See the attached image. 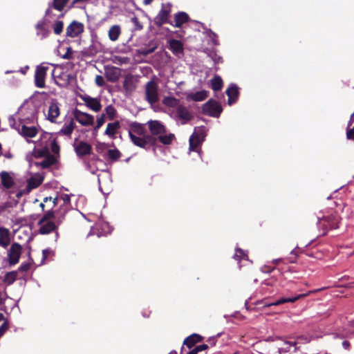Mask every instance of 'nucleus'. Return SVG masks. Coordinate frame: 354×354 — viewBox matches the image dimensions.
Wrapping results in <instances>:
<instances>
[{
    "label": "nucleus",
    "mask_w": 354,
    "mask_h": 354,
    "mask_svg": "<svg viewBox=\"0 0 354 354\" xmlns=\"http://www.w3.org/2000/svg\"><path fill=\"white\" fill-rule=\"evenodd\" d=\"M317 291V290H313V291H309L307 293L299 294V295H296L295 297H281V298L278 299H277L274 301L271 302V303H268L265 299H263V300L257 301L256 303V304H263L264 307H271L272 306L282 305V304H283L285 303H288V302L289 303H294L296 301H297L298 299H299L301 298H304V297L309 295L310 293L315 292Z\"/></svg>",
    "instance_id": "nucleus-6"
},
{
    "label": "nucleus",
    "mask_w": 354,
    "mask_h": 354,
    "mask_svg": "<svg viewBox=\"0 0 354 354\" xmlns=\"http://www.w3.org/2000/svg\"><path fill=\"white\" fill-rule=\"evenodd\" d=\"M208 56L212 59L214 64H217L223 62V58L218 55L216 52L214 50L209 51Z\"/></svg>",
    "instance_id": "nucleus-52"
},
{
    "label": "nucleus",
    "mask_w": 354,
    "mask_h": 354,
    "mask_svg": "<svg viewBox=\"0 0 354 354\" xmlns=\"http://www.w3.org/2000/svg\"><path fill=\"white\" fill-rule=\"evenodd\" d=\"M208 348V346L205 344H200L195 346L193 349L189 351L187 354H198L200 352L204 351Z\"/></svg>",
    "instance_id": "nucleus-53"
},
{
    "label": "nucleus",
    "mask_w": 354,
    "mask_h": 354,
    "mask_svg": "<svg viewBox=\"0 0 354 354\" xmlns=\"http://www.w3.org/2000/svg\"><path fill=\"white\" fill-rule=\"evenodd\" d=\"M55 211H54L52 208L50 210L47 211L43 215V216L39 221L38 225H41L42 223H44V222H46V221H51L50 220L53 218L55 220Z\"/></svg>",
    "instance_id": "nucleus-44"
},
{
    "label": "nucleus",
    "mask_w": 354,
    "mask_h": 354,
    "mask_svg": "<svg viewBox=\"0 0 354 354\" xmlns=\"http://www.w3.org/2000/svg\"><path fill=\"white\" fill-rule=\"evenodd\" d=\"M64 77V78L66 79L65 82H59V81H57V80H55V83L59 87L61 88H64V87H66L68 86L73 80H75V76L74 75L71 74V73H65V75H63Z\"/></svg>",
    "instance_id": "nucleus-41"
},
{
    "label": "nucleus",
    "mask_w": 354,
    "mask_h": 354,
    "mask_svg": "<svg viewBox=\"0 0 354 354\" xmlns=\"http://www.w3.org/2000/svg\"><path fill=\"white\" fill-rule=\"evenodd\" d=\"M121 33V28L119 25L112 26L109 30V37L112 41L118 40Z\"/></svg>",
    "instance_id": "nucleus-36"
},
{
    "label": "nucleus",
    "mask_w": 354,
    "mask_h": 354,
    "mask_svg": "<svg viewBox=\"0 0 354 354\" xmlns=\"http://www.w3.org/2000/svg\"><path fill=\"white\" fill-rule=\"evenodd\" d=\"M189 21V15L185 12H178L174 15V24L172 26L176 28H180L182 25Z\"/></svg>",
    "instance_id": "nucleus-26"
},
{
    "label": "nucleus",
    "mask_w": 354,
    "mask_h": 354,
    "mask_svg": "<svg viewBox=\"0 0 354 354\" xmlns=\"http://www.w3.org/2000/svg\"><path fill=\"white\" fill-rule=\"evenodd\" d=\"M131 21L133 24V30H141L143 28V26L139 21L136 16H133L131 19Z\"/></svg>",
    "instance_id": "nucleus-54"
},
{
    "label": "nucleus",
    "mask_w": 354,
    "mask_h": 354,
    "mask_svg": "<svg viewBox=\"0 0 354 354\" xmlns=\"http://www.w3.org/2000/svg\"><path fill=\"white\" fill-rule=\"evenodd\" d=\"M226 94L228 96L227 104L229 105H232L235 103L237 101L239 95L238 86L234 83L230 84L226 91Z\"/></svg>",
    "instance_id": "nucleus-23"
},
{
    "label": "nucleus",
    "mask_w": 354,
    "mask_h": 354,
    "mask_svg": "<svg viewBox=\"0 0 354 354\" xmlns=\"http://www.w3.org/2000/svg\"><path fill=\"white\" fill-rule=\"evenodd\" d=\"M154 50H155L154 48H141L139 50V53L143 55H147L150 53H152L154 51Z\"/></svg>",
    "instance_id": "nucleus-63"
},
{
    "label": "nucleus",
    "mask_w": 354,
    "mask_h": 354,
    "mask_svg": "<svg viewBox=\"0 0 354 354\" xmlns=\"http://www.w3.org/2000/svg\"><path fill=\"white\" fill-rule=\"evenodd\" d=\"M17 278V271L13 270L7 272L3 278V282L8 286L12 285Z\"/></svg>",
    "instance_id": "nucleus-40"
},
{
    "label": "nucleus",
    "mask_w": 354,
    "mask_h": 354,
    "mask_svg": "<svg viewBox=\"0 0 354 354\" xmlns=\"http://www.w3.org/2000/svg\"><path fill=\"white\" fill-rule=\"evenodd\" d=\"M203 142H204L203 140L196 138V136L194 137V140H192V141L191 136H190L189 139V151H197L200 154L201 149H198V148L201 146V145L203 144Z\"/></svg>",
    "instance_id": "nucleus-33"
},
{
    "label": "nucleus",
    "mask_w": 354,
    "mask_h": 354,
    "mask_svg": "<svg viewBox=\"0 0 354 354\" xmlns=\"http://www.w3.org/2000/svg\"><path fill=\"white\" fill-rule=\"evenodd\" d=\"M22 252V246L17 242H14L8 250V261L10 267L18 263Z\"/></svg>",
    "instance_id": "nucleus-9"
},
{
    "label": "nucleus",
    "mask_w": 354,
    "mask_h": 354,
    "mask_svg": "<svg viewBox=\"0 0 354 354\" xmlns=\"http://www.w3.org/2000/svg\"><path fill=\"white\" fill-rule=\"evenodd\" d=\"M49 16H44L35 24L36 35L41 39H44L51 34L50 20Z\"/></svg>",
    "instance_id": "nucleus-4"
},
{
    "label": "nucleus",
    "mask_w": 354,
    "mask_h": 354,
    "mask_svg": "<svg viewBox=\"0 0 354 354\" xmlns=\"http://www.w3.org/2000/svg\"><path fill=\"white\" fill-rule=\"evenodd\" d=\"M104 113H102V115L97 117V124L94 127L95 131H97L103 125V124L104 123Z\"/></svg>",
    "instance_id": "nucleus-57"
},
{
    "label": "nucleus",
    "mask_w": 354,
    "mask_h": 354,
    "mask_svg": "<svg viewBox=\"0 0 354 354\" xmlns=\"http://www.w3.org/2000/svg\"><path fill=\"white\" fill-rule=\"evenodd\" d=\"M8 123L12 129H15L19 135L24 138L27 142H30L29 138L36 136L39 130H41L39 124H17L13 115L8 118Z\"/></svg>",
    "instance_id": "nucleus-3"
},
{
    "label": "nucleus",
    "mask_w": 354,
    "mask_h": 354,
    "mask_svg": "<svg viewBox=\"0 0 354 354\" xmlns=\"http://www.w3.org/2000/svg\"><path fill=\"white\" fill-rule=\"evenodd\" d=\"M130 130L129 131H131L132 133H136L139 136H142L145 134V128L143 125L137 122H131L129 125Z\"/></svg>",
    "instance_id": "nucleus-39"
},
{
    "label": "nucleus",
    "mask_w": 354,
    "mask_h": 354,
    "mask_svg": "<svg viewBox=\"0 0 354 354\" xmlns=\"http://www.w3.org/2000/svg\"><path fill=\"white\" fill-rule=\"evenodd\" d=\"M28 161L30 167L35 166L37 167H41L42 169H46L50 167V166L55 165L57 162L55 157L53 155L48 154L44 159L40 162L33 161L30 159H28L27 157Z\"/></svg>",
    "instance_id": "nucleus-16"
},
{
    "label": "nucleus",
    "mask_w": 354,
    "mask_h": 354,
    "mask_svg": "<svg viewBox=\"0 0 354 354\" xmlns=\"http://www.w3.org/2000/svg\"><path fill=\"white\" fill-rule=\"evenodd\" d=\"M129 136L131 140V142L138 147H145V136L144 138L138 137L131 133V131H129Z\"/></svg>",
    "instance_id": "nucleus-43"
},
{
    "label": "nucleus",
    "mask_w": 354,
    "mask_h": 354,
    "mask_svg": "<svg viewBox=\"0 0 354 354\" xmlns=\"http://www.w3.org/2000/svg\"><path fill=\"white\" fill-rule=\"evenodd\" d=\"M201 340V336L194 333L186 337L183 342V345L181 347L180 354H183L184 345H186L189 348H192L195 344Z\"/></svg>",
    "instance_id": "nucleus-25"
},
{
    "label": "nucleus",
    "mask_w": 354,
    "mask_h": 354,
    "mask_svg": "<svg viewBox=\"0 0 354 354\" xmlns=\"http://www.w3.org/2000/svg\"><path fill=\"white\" fill-rule=\"evenodd\" d=\"M69 209L68 207H59L58 209L55 210V223L59 226L65 220L66 214L68 213Z\"/></svg>",
    "instance_id": "nucleus-28"
},
{
    "label": "nucleus",
    "mask_w": 354,
    "mask_h": 354,
    "mask_svg": "<svg viewBox=\"0 0 354 354\" xmlns=\"http://www.w3.org/2000/svg\"><path fill=\"white\" fill-rule=\"evenodd\" d=\"M48 255H55V251L51 250L50 248H46L42 250V259L41 263H43L48 257Z\"/></svg>",
    "instance_id": "nucleus-58"
},
{
    "label": "nucleus",
    "mask_w": 354,
    "mask_h": 354,
    "mask_svg": "<svg viewBox=\"0 0 354 354\" xmlns=\"http://www.w3.org/2000/svg\"><path fill=\"white\" fill-rule=\"evenodd\" d=\"M84 164L85 165V167L86 169V170H88V171H90L92 174H95L97 169H93L92 167H91V162H90V160H84Z\"/></svg>",
    "instance_id": "nucleus-61"
},
{
    "label": "nucleus",
    "mask_w": 354,
    "mask_h": 354,
    "mask_svg": "<svg viewBox=\"0 0 354 354\" xmlns=\"http://www.w3.org/2000/svg\"><path fill=\"white\" fill-rule=\"evenodd\" d=\"M61 199L63 201V204L60 205L61 207H68L69 209H72L71 203V195L64 194L61 196Z\"/></svg>",
    "instance_id": "nucleus-49"
},
{
    "label": "nucleus",
    "mask_w": 354,
    "mask_h": 354,
    "mask_svg": "<svg viewBox=\"0 0 354 354\" xmlns=\"http://www.w3.org/2000/svg\"><path fill=\"white\" fill-rule=\"evenodd\" d=\"M28 256H29L30 261H28V262H23L20 265V266L18 268V269L17 270V272H27L30 268L31 264L33 263V259L30 257V252H28Z\"/></svg>",
    "instance_id": "nucleus-48"
},
{
    "label": "nucleus",
    "mask_w": 354,
    "mask_h": 354,
    "mask_svg": "<svg viewBox=\"0 0 354 354\" xmlns=\"http://www.w3.org/2000/svg\"><path fill=\"white\" fill-rule=\"evenodd\" d=\"M48 69V66L43 64L37 66L35 73V84L37 87L44 88L46 86L45 79Z\"/></svg>",
    "instance_id": "nucleus-10"
},
{
    "label": "nucleus",
    "mask_w": 354,
    "mask_h": 354,
    "mask_svg": "<svg viewBox=\"0 0 354 354\" xmlns=\"http://www.w3.org/2000/svg\"><path fill=\"white\" fill-rule=\"evenodd\" d=\"M233 258L238 261V263L240 262L241 259H248V254L245 253L244 250L241 249L239 247H236L235 248V253L233 256Z\"/></svg>",
    "instance_id": "nucleus-46"
},
{
    "label": "nucleus",
    "mask_w": 354,
    "mask_h": 354,
    "mask_svg": "<svg viewBox=\"0 0 354 354\" xmlns=\"http://www.w3.org/2000/svg\"><path fill=\"white\" fill-rule=\"evenodd\" d=\"M168 43L169 49L174 55L180 57L184 55L183 44L180 40L172 39Z\"/></svg>",
    "instance_id": "nucleus-20"
},
{
    "label": "nucleus",
    "mask_w": 354,
    "mask_h": 354,
    "mask_svg": "<svg viewBox=\"0 0 354 354\" xmlns=\"http://www.w3.org/2000/svg\"><path fill=\"white\" fill-rule=\"evenodd\" d=\"M9 328V324L7 319L4 321V322L0 326V338L3 335L6 331Z\"/></svg>",
    "instance_id": "nucleus-59"
},
{
    "label": "nucleus",
    "mask_w": 354,
    "mask_h": 354,
    "mask_svg": "<svg viewBox=\"0 0 354 354\" xmlns=\"http://www.w3.org/2000/svg\"><path fill=\"white\" fill-rule=\"evenodd\" d=\"M222 111L223 108L220 103L213 99H209L206 102L202 108L203 114L213 118H218Z\"/></svg>",
    "instance_id": "nucleus-5"
},
{
    "label": "nucleus",
    "mask_w": 354,
    "mask_h": 354,
    "mask_svg": "<svg viewBox=\"0 0 354 354\" xmlns=\"http://www.w3.org/2000/svg\"><path fill=\"white\" fill-rule=\"evenodd\" d=\"M176 114L178 118L183 120L182 124H185L193 118L192 113L183 105H179L177 107Z\"/></svg>",
    "instance_id": "nucleus-22"
},
{
    "label": "nucleus",
    "mask_w": 354,
    "mask_h": 354,
    "mask_svg": "<svg viewBox=\"0 0 354 354\" xmlns=\"http://www.w3.org/2000/svg\"><path fill=\"white\" fill-rule=\"evenodd\" d=\"M222 86H223L222 78L218 75L214 76L211 80L212 88L215 91H218L221 90Z\"/></svg>",
    "instance_id": "nucleus-42"
},
{
    "label": "nucleus",
    "mask_w": 354,
    "mask_h": 354,
    "mask_svg": "<svg viewBox=\"0 0 354 354\" xmlns=\"http://www.w3.org/2000/svg\"><path fill=\"white\" fill-rule=\"evenodd\" d=\"M163 103L166 106L174 107L178 105V100H177L174 97H167L164 98Z\"/></svg>",
    "instance_id": "nucleus-51"
},
{
    "label": "nucleus",
    "mask_w": 354,
    "mask_h": 354,
    "mask_svg": "<svg viewBox=\"0 0 354 354\" xmlns=\"http://www.w3.org/2000/svg\"><path fill=\"white\" fill-rule=\"evenodd\" d=\"M70 0H53L48 3V8L45 12L46 16H49L50 18H53L55 15L52 12V9H55L59 12H62L64 8L67 6Z\"/></svg>",
    "instance_id": "nucleus-13"
},
{
    "label": "nucleus",
    "mask_w": 354,
    "mask_h": 354,
    "mask_svg": "<svg viewBox=\"0 0 354 354\" xmlns=\"http://www.w3.org/2000/svg\"><path fill=\"white\" fill-rule=\"evenodd\" d=\"M91 44L82 50V54L86 57H93L103 50V46L98 41L97 35L95 32H91Z\"/></svg>",
    "instance_id": "nucleus-7"
},
{
    "label": "nucleus",
    "mask_w": 354,
    "mask_h": 354,
    "mask_svg": "<svg viewBox=\"0 0 354 354\" xmlns=\"http://www.w3.org/2000/svg\"><path fill=\"white\" fill-rule=\"evenodd\" d=\"M62 12L59 15H57L56 20L53 24H50V27L53 30V32L55 35H59L63 32L64 28V22L62 19L65 16L66 12Z\"/></svg>",
    "instance_id": "nucleus-24"
},
{
    "label": "nucleus",
    "mask_w": 354,
    "mask_h": 354,
    "mask_svg": "<svg viewBox=\"0 0 354 354\" xmlns=\"http://www.w3.org/2000/svg\"><path fill=\"white\" fill-rule=\"evenodd\" d=\"M151 136L156 137L157 141H159L165 145L171 144L175 139V135L169 133H167L165 126L159 120H150L147 122Z\"/></svg>",
    "instance_id": "nucleus-2"
},
{
    "label": "nucleus",
    "mask_w": 354,
    "mask_h": 354,
    "mask_svg": "<svg viewBox=\"0 0 354 354\" xmlns=\"http://www.w3.org/2000/svg\"><path fill=\"white\" fill-rule=\"evenodd\" d=\"M39 106L36 103L21 105L17 113L19 115L17 124H38Z\"/></svg>",
    "instance_id": "nucleus-1"
},
{
    "label": "nucleus",
    "mask_w": 354,
    "mask_h": 354,
    "mask_svg": "<svg viewBox=\"0 0 354 354\" xmlns=\"http://www.w3.org/2000/svg\"><path fill=\"white\" fill-rule=\"evenodd\" d=\"M62 58L65 59H71L73 58V50L71 47L67 48V50L66 53L62 55Z\"/></svg>",
    "instance_id": "nucleus-64"
},
{
    "label": "nucleus",
    "mask_w": 354,
    "mask_h": 354,
    "mask_svg": "<svg viewBox=\"0 0 354 354\" xmlns=\"http://www.w3.org/2000/svg\"><path fill=\"white\" fill-rule=\"evenodd\" d=\"M105 113L108 118L112 120L116 115V110L113 105H109L105 108Z\"/></svg>",
    "instance_id": "nucleus-50"
},
{
    "label": "nucleus",
    "mask_w": 354,
    "mask_h": 354,
    "mask_svg": "<svg viewBox=\"0 0 354 354\" xmlns=\"http://www.w3.org/2000/svg\"><path fill=\"white\" fill-rule=\"evenodd\" d=\"M74 118L83 126H90L94 123L93 115L82 112L77 109L73 111Z\"/></svg>",
    "instance_id": "nucleus-15"
},
{
    "label": "nucleus",
    "mask_w": 354,
    "mask_h": 354,
    "mask_svg": "<svg viewBox=\"0 0 354 354\" xmlns=\"http://www.w3.org/2000/svg\"><path fill=\"white\" fill-rule=\"evenodd\" d=\"M0 175L3 187L6 189H10L14 185L12 177L7 171H2Z\"/></svg>",
    "instance_id": "nucleus-30"
},
{
    "label": "nucleus",
    "mask_w": 354,
    "mask_h": 354,
    "mask_svg": "<svg viewBox=\"0 0 354 354\" xmlns=\"http://www.w3.org/2000/svg\"><path fill=\"white\" fill-rule=\"evenodd\" d=\"M350 127H347L346 129V138L348 140H354V127L352 129H349Z\"/></svg>",
    "instance_id": "nucleus-62"
},
{
    "label": "nucleus",
    "mask_w": 354,
    "mask_h": 354,
    "mask_svg": "<svg viewBox=\"0 0 354 354\" xmlns=\"http://www.w3.org/2000/svg\"><path fill=\"white\" fill-rule=\"evenodd\" d=\"M59 104L56 99H52L48 109V114L46 118L51 122H55L56 118L59 115Z\"/></svg>",
    "instance_id": "nucleus-17"
},
{
    "label": "nucleus",
    "mask_w": 354,
    "mask_h": 354,
    "mask_svg": "<svg viewBox=\"0 0 354 354\" xmlns=\"http://www.w3.org/2000/svg\"><path fill=\"white\" fill-rule=\"evenodd\" d=\"M44 176L39 173L32 176L27 180L26 193L30 192L33 189L38 187L43 182Z\"/></svg>",
    "instance_id": "nucleus-19"
},
{
    "label": "nucleus",
    "mask_w": 354,
    "mask_h": 354,
    "mask_svg": "<svg viewBox=\"0 0 354 354\" xmlns=\"http://www.w3.org/2000/svg\"><path fill=\"white\" fill-rule=\"evenodd\" d=\"M73 147L77 156L80 158L91 154V145L84 141H77V139H75Z\"/></svg>",
    "instance_id": "nucleus-11"
},
{
    "label": "nucleus",
    "mask_w": 354,
    "mask_h": 354,
    "mask_svg": "<svg viewBox=\"0 0 354 354\" xmlns=\"http://www.w3.org/2000/svg\"><path fill=\"white\" fill-rule=\"evenodd\" d=\"M75 128V124L73 119L68 123H65L60 131L58 132L59 134L65 136H71Z\"/></svg>",
    "instance_id": "nucleus-37"
},
{
    "label": "nucleus",
    "mask_w": 354,
    "mask_h": 354,
    "mask_svg": "<svg viewBox=\"0 0 354 354\" xmlns=\"http://www.w3.org/2000/svg\"><path fill=\"white\" fill-rule=\"evenodd\" d=\"M120 124L119 121H115L113 122L109 123L105 130L104 134L113 138L116 134V131L120 129Z\"/></svg>",
    "instance_id": "nucleus-31"
},
{
    "label": "nucleus",
    "mask_w": 354,
    "mask_h": 354,
    "mask_svg": "<svg viewBox=\"0 0 354 354\" xmlns=\"http://www.w3.org/2000/svg\"><path fill=\"white\" fill-rule=\"evenodd\" d=\"M190 97L195 102H201L207 97V92L206 91H197L192 93Z\"/></svg>",
    "instance_id": "nucleus-45"
},
{
    "label": "nucleus",
    "mask_w": 354,
    "mask_h": 354,
    "mask_svg": "<svg viewBox=\"0 0 354 354\" xmlns=\"http://www.w3.org/2000/svg\"><path fill=\"white\" fill-rule=\"evenodd\" d=\"M198 23V21H196ZM198 24H200L201 25V26L203 27V28L204 29V33L209 38L210 41H211V44L214 46H218L219 45V41H218V35L216 33H215L214 32H213L211 29L209 28H207L206 27H205L204 24H202V23H200L198 22Z\"/></svg>",
    "instance_id": "nucleus-32"
},
{
    "label": "nucleus",
    "mask_w": 354,
    "mask_h": 354,
    "mask_svg": "<svg viewBox=\"0 0 354 354\" xmlns=\"http://www.w3.org/2000/svg\"><path fill=\"white\" fill-rule=\"evenodd\" d=\"M145 99L151 105L159 100L158 86L153 80L149 81L145 85Z\"/></svg>",
    "instance_id": "nucleus-8"
},
{
    "label": "nucleus",
    "mask_w": 354,
    "mask_h": 354,
    "mask_svg": "<svg viewBox=\"0 0 354 354\" xmlns=\"http://www.w3.org/2000/svg\"><path fill=\"white\" fill-rule=\"evenodd\" d=\"M123 88L126 91H132L133 89V83L131 81L125 80L123 82Z\"/></svg>",
    "instance_id": "nucleus-60"
},
{
    "label": "nucleus",
    "mask_w": 354,
    "mask_h": 354,
    "mask_svg": "<svg viewBox=\"0 0 354 354\" xmlns=\"http://www.w3.org/2000/svg\"><path fill=\"white\" fill-rule=\"evenodd\" d=\"M10 243V231L4 227H0V246L6 248Z\"/></svg>",
    "instance_id": "nucleus-27"
},
{
    "label": "nucleus",
    "mask_w": 354,
    "mask_h": 354,
    "mask_svg": "<svg viewBox=\"0 0 354 354\" xmlns=\"http://www.w3.org/2000/svg\"><path fill=\"white\" fill-rule=\"evenodd\" d=\"M48 145V147L50 146V148H51V151L54 153H58L59 151V145L57 144V141H56V138H54L53 140H50V142Z\"/></svg>",
    "instance_id": "nucleus-55"
},
{
    "label": "nucleus",
    "mask_w": 354,
    "mask_h": 354,
    "mask_svg": "<svg viewBox=\"0 0 354 354\" xmlns=\"http://www.w3.org/2000/svg\"><path fill=\"white\" fill-rule=\"evenodd\" d=\"M292 352L290 344H287L286 342L283 344V346L279 348V354H288V353Z\"/></svg>",
    "instance_id": "nucleus-56"
},
{
    "label": "nucleus",
    "mask_w": 354,
    "mask_h": 354,
    "mask_svg": "<svg viewBox=\"0 0 354 354\" xmlns=\"http://www.w3.org/2000/svg\"><path fill=\"white\" fill-rule=\"evenodd\" d=\"M84 24L77 21H73L66 28V35L69 37H77L84 32Z\"/></svg>",
    "instance_id": "nucleus-14"
},
{
    "label": "nucleus",
    "mask_w": 354,
    "mask_h": 354,
    "mask_svg": "<svg viewBox=\"0 0 354 354\" xmlns=\"http://www.w3.org/2000/svg\"><path fill=\"white\" fill-rule=\"evenodd\" d=\"M107 155L110 160L115 162L121 157L122 154L118 149H114L108 150Z\"/></svg>",
    "instance_id": "nucleus-47"
},
{
    "label": "nucleus",
    "mask_w": 354,
    "mask_h": 354,
    "mask_svg": "<svg viewBox=\"0 0 354 354\" xmlns=\"http://www.w3.org/2000/svg\"><path fill=\"white\" fill-rule=\"evenodd\" d=\"M168 9H165L164 4H162L161 10L154 18V24L158 27H161L164 24H172V21L168 20V17L171 12V3H168Z\"/></svg>",
    "instance_id": "nucleus-12"
},
{
    "label": "nucleus",
    "mask_w": 354,
    "mask_h": 354,
    "mask_svg": "<svg viewBox=\"0 0 354 354\" xmlns=\"http://www.w3.org/2000/svg\"><path fill=\"white\" fill-rule=\"evenodd\" d=\"M206 133V128L205 126L196 127L194 128L193 133L191 135V140H194V137L198 138L205 141Z\"/></svg>",
    "instance_id": "nucleus-34"
},
{
    "label": "nucleus",
    "mask_w": 354,
    "mask_h": 354,
    "mask_svg": "<svg viewBox=\"0 0 354 354\" xmlns=\"http://www.w3.org/2000/svg\"><path fill=\"white\" fill-rule=\"evenodd\" d=\"M80 97L85 102L86 106L91 110L95 112L100 111L102 105L97 98L91 97L88 95H81Z\"/></svg>",
    "instance_id": "nucleus-21"
},
{
    "label": "nucleus",
    "mask_w": 354,
    "mask_h": 354,
    "mask_svg": "<svg viewBox=\"0 0 354 354\" xmlns=\"http://www.w3.org/2000/svg\"><path fill=\"white\" fill-rule=\"evenodd\" d=\"M41 149H34L33 156L36 158H44L49 153L48 145L45 144L44 146H40Z\"/></svg>",
    "instance_id": "nucleus-38"
},
{
    "label": "nucleus",
    "mask_w": 354,
    "mask_h": 354,
    "mask_svg": "<svg viewBox=\"0 0 354 354\" xmlns=\"http://www.w3.org/2000/svg\"><path fill=\"white\" fill-rule=\"evenodd\" d=\"M39 225L40 226L39 232L41 234H48L52 232H55V241H57L59 238V232L56 231V230L57 229L58 225L55 223V221H46Z\"/></svg>",
    "instance_id": "nucleus-18"
},
{
    "label": "nucleus",
    "mask_w": 354,
    "mask_h": 354,
    "mask_svg": "<svg viewBox=\"0 0 354 354\" xmlns=\"http://www.w3.org/2000/svg\"><path fill=\"white\" fill-rule=\"evenodd\" d=\"M42 131L39 140L37 141V146H44L45 144H49L50 140L54 139L53 134L46 131Z\"/></svg>",
    "instance_id": "nucleus-35"
},
{
    "label": "nucleus",
    "mask_w": 354,
    "mask_h": 354,
    "mask_svg": "<svg viewBox=\"0 0 354 354\" xmlns=\"http://www.w3.org/2000/svg\"><path fill=\"white\" fill-rule=\"evenodd\" d=\"M157 138L156 137L151 136H145V147H140L146 149L147 151H153L154 153L156 152V147L157 145Z\"/></svg>",
    "instance_id": "nucleus-29"
}]
</instances>
